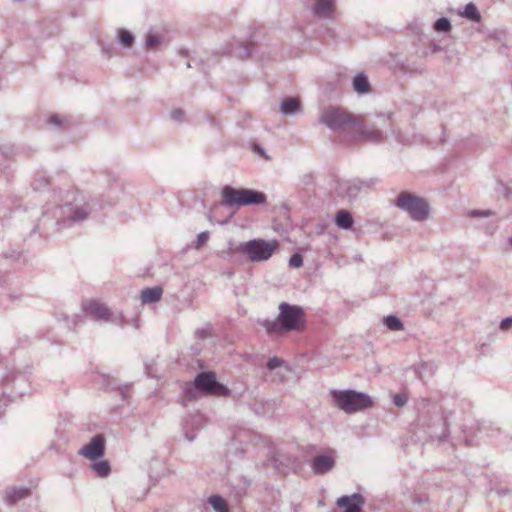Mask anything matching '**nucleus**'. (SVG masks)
Listing matches in <instances>:
<instances>
[{
    "mask_svg": "<svg viewBox=\"0 0 512 512\" xmlns=\"http://www.w3.org/2000/svg\"><path fill=\"white\" fill-rule=\"evenodd\" d=\"M263 325L269 335L301 332L306 327V315L301 307L283 302L279 305L278 317L274 321H265Z\"/></svg>",
    "mask_w": 512,
    "mask_h": 512,
    "instance_id": "1",
    "label": "nucleus"
},
{
    "mask_svg": "<svg viewBox=\"0 0 512 512\" xmlns=\"http://www.w3.org/2000/svg\"><path fill=\"white\" fill-rule=\"evenodd\" d=\"M330 395L335 406L349 414L363 411L374 405V400L369 394L356 390H332Z\"/></svg>",
    "mask_w": 512,
    "mask_h": 512,
    "instance_id": "2",
    "label": "nucleus"
},
{
    "mask_svg": "<svg viewBox=\"0 0 512 512\" xmlns=\"http://www.w3.org/2000/svg\"><path fill=\"white\" fill-rule=\"evenodd\" d=\"M221 195L222 203L231 207L257 205L266 202V195L264 193L251 189H236L231 186H225L222 189Z\"/></svg>",
    "mask_w": 512,
    "mask_h": 512,
    "instance_id": "3",
    "label": "nucleus"
},
{
    "mask_svg": "<svg viewBox=\"0 0 512 512\" xmlns=\"http://www.w3.org/2000/svg\"><path fill=\"white\" fill-rule=\"evenodd\" d=\"M279 242L276 239L264 240L253 239L241 245L240 250L252 262H262L268 260L276 251L279 250Z\"/></svg>",
    "mask_w": 512,
    "mask_h": 512,
    "instance_id": "4",
    "label": "nucleus"
},
{
    "mask_svg": "<svg viewBox=\"0 0 512 512\" xmlns=\"http://www.w3.org/2000/svg\"><path fill=\"white\" fill-rule=\"evenodd\" d=\"M396 205L408 212L411 218L417 221L426 219L429 214L427 202L410 193H401L397 198Z\"/></svg>",
    "mask_w": 512,
    "mask_h": 512,
    "instance_id": "5",
    "label": "nucleus"
},
{
    "mask_svg": "<svg viewBox=\"0 0 512 512\" xmlns=\"http://www.w3.org/2000/svg\"><path fill=\"white\" fill-rule=\"evenodd\" d=\"M195 388L206 395L211 396H227L229 390L223 384L216 380L213 372H202L198 374L194 380Z\"/></svg>",
    "mask_w": 512,
    "mask_h": 512,
    "instance_id": "6",
    "label": "nucleus"
},
{
    "mask_svg": "<svg viewBox=\"0 0 512 512\" xmlns=\"http://www.w3.org/2000/svg\"><path fill=\"white\" fill-rule=\"evenodd\" d=\"M352 120V116L339 107H328L321 115V121L332 129L345 127Z\"/></svg>",
    "mask_w": 512,
    "mask_h": 512,
    "instance_id": "7",
    "label": "nucleus"
},
{
    "mask_svg": "<svg viewBox=\"0 0 512 512\" xmlns=\"http://www.w3.org/2000/svg\"><path fill=\"white\" fill-rule=\"evenodd\" d=\"M335 463V451L329 450L326 453L315 456L310 463V467L316 475H323L330 472L334 468Z\"/></svg>",
    "mask_w": 512,
    "mask_h": 512,
    "instance_id": "8",
    "label": "nucleus"
},
{
    "mask_svg": "<svg viewBox=\"0 0 512 512\" xmlns=\"http://www.w3.org/2000/svg\"><path fill=\"white\" fill-rule=\"evenodd\" d=\"M104 451V437L102 435H96L88 444L82 447L79 453L90 460H97L104 455Z\"/></svg>",
    "mask_w": 512,
    "mask_h": 512,
    "instance_id": "9",
    "label": "nucleus"
},
{
    "mask_svg": "<svg viewBox=\"0 0 512 512\" xmlns=\"http://www.w3.org/2000/svg\"><path fill=\"white\" fill-rule=\"evenodd\" d=\"M364 503V498L359 493L341 496L336 500V504L342 509V512H361Z\"/></svg>",
    "mask_w": 512,
    "mask_h": 512,
    "instance_id": "10",
    "label": "nucleus"
},
{
    "mask_svg": "<svg viewBox=\"0 0 512 512\" xmlns=\"http://www.w3.org/2000/svg\"><path fill=\"white\" fill-rule=\"evenodd\" d=\"M84 311L96 319L108 320L110 317L109 309L97 300H87L83 304Z\"/></svg>",
    "mask_w": 512,
    "mask_h": 512,
    "instance_id": "11",
    "label": "nucleus"
},
{
    "mask_svg": "<svg viewBox=\"0 0 512 512\" xmlns=\"http://www.w3.org/2000/svg\"><path fill=\"white\" fill-rule=\"evenodd\" d=\"M204 426V418H185L182 428L185 438L188 441H193L196 437V432L201 430Z\"/></svg>",
    "mask_w": 512,
    "mask_h": 512,
    "instance_id": "12",
    "label": "nucleus"
},
{
    "mask_svg": "<svg viewBox=\"0 0 512 512\" xmlns=\"http://www.w3.org/2000/svg\"><path fill=\"white\" fill-rule=\"evenodd\" d=\"M30 495V489L26 487H11L5 491V501L12 505L18 501L25 499Z\"/></svg>",
    "mask_w": 512,
    "mask_h": 512,
    "instance_id": "13",
    "label": "nucleus"
},
{
    "mask_svg": "<svg viewBox=\"0 0 512 512\" xmlns=\"http://www.w3.org/2000/svg\"><path fill=\"white\" fill-rule=\"evenodd\" d=\"M313 10L314 13L320 17H329L334 11V1L316 0Z\"/></svg>",
    "mask_w": 512,
    "mask_h": 512,
    "instance_id": "14",
    "label": "nucleus"
},
{
    "mask_svg": "<svg viewBox=\"0 0 512 512\" xmlns=\"http://www.w3.org/2000/svg\"><path fill=\"white\" fill-rule=\"evenodd\" d=\"M163 290L159 286H155L152 288H146L141 292V301L143 303H153L157 302L162 297Z\"/></svg>",
    "mask_w": 512,
    "mask_h": 512,
    "instance_id": "15",
    "label": "nucleus"
},
{
    "mask_svg": "<svg viewBox=\"0 0 512 512\" xmlns=\"http://www.w3.org/2000/svg\"><path fill=\"white\" fill-rule=\"evenodd\" d=\"M335 223L342 229H349L353 225V218L348 211L340 210L336 215Z\"/></svg>",
    "mask_w": 512,
    "mask_h": 512,
    "instance_id": "16",
    "label": "nucleus"
},
{
    "mask_svg": "<svg viewBox=\"0 0 512 512\" xmlns=\"http://www.w3.org/2000/svg\"><path fill=\"white\" fill-rule=\"evenodd\" d=\"M301 107L299 98H286L281 103V111L284 114H291L299 111Z\"/></svg>",
    "mask_w": 512,
    "mask_h": 512,
    "instance_id": "17",
    "label": "nucleus"
},
{
    "mask_svg": "<svg viewBox=\"0 0 512 512\" xmlns=\"http://www.w3.org/2000/svg\"><path fill=\"white\" fill-rule=\"evenodd\" d=\"M208 503L216 512H229V508L226 501L219 495L210 496L208 498Z\"/></svg>",
    "mask_w": 512,
    "mask_h": 512,
    "instance_id": "18",
    "label": "nucleus"
},
{
    "mask_svg": "<svg viewBox=\"0 0 512 512\" xmlns=\"http://www.w3.org/2000/svg\"><path fill=\"white\" fill-rule=\"evenodd\" d=\"M353 86L358 93H366L370 89L368 79L363 74H359L354 78Z\"/></svg>",
    "mask_w": 512,
    "mask_h": 512,
    "instance_id": "19",
    "label": "nucleus"
},
{
    "mask_svg": "<svg viewBox=\"0 0 512 512\" xmlns=\"http://www.w3.org/2000/svg\"><path fill=\"white\" fill-rule=\"evenodd\" d=\"M91 468L99 477H106L110 473V465L106 460L93 462Z\"/></svg>",
    "mask_w": 512,
    "mask_h": 512,
    "instance_id": "20",
    "label": "nucleus"
},
{
    "mask_svg": "<svg viewBox=\"0 0 512 512\" xmlns=\"http://www.w3.org/2000/svg\"><path fill=\"white\" fill-rule=\"evenodd\" d=\"M362 135L366 141L380 142L382 140L381 132L374 128L364 129Z\"/></svg>",
    "mask_w": 512,
    "mask_h": 512,
    "instance_id": "21",
    "label": "nucleus"
},
{
    "mask_svg": "<svg viewBox=\"0 0 512 512\" xmlns=\"http://www.w3.org/2000/svg\"><path fill=\"white\" fill-rule=\"evenodd\" d=\"M118 35H119L120 43L123 46L129 47L132 45V43L134 41V37L129 31H127L125 29H121V30H119Z\"/></svg>",
    "mask_w": 512,
    "mask_h": 512,
    "instance_id": "22",
    "label": "nucleus"
},
{
    "mask_svg": "<svg viewBox=\"0 0 512 512\" xmlns=\"http://www.w3.org/2000/svg\"><path fill=\"white\" fill-rule=\"evenodd\" d=\"M386 326L393 331H398L403 329L402 322L395 316H388L385 318Z\"/></svg>",
    "mask_w": 512,
    "mask_h": 512,
    "instance_id": "23",
    "label": "nucleus"
},
{
    "mask_svg": "<svg viewBox=\"0 0 512 512\" xmlns=\"http://www.w3.org/2000/svg\"><path fill=\"white\" fill-rule=\"evenodd\" d=\"M464 14L467 18L473 20V21H479L480 20V14L473 4H468L465 7Z\"/></svg>",
    "mask_w": 512,
    "mask_h": 512,
    "instance_id": "24",
    "label": "nucleus"
},
{
    "mask_svg": "<svg viewBox=\"0 0 512 512\" xmlns=\"http://www.w3.org/2000/svg\"><path fill=\"white\" fill-rule=\"evenodd\" d=\"M434 29L438 32H447L451 29V24L448 19L440 18L435 22Z\"/></svg>",
    "mask_w": 512,
    "mask_h": 512,
    "instance_id": "25",
    "label": "nucleus"
},
{
    "mask_svg": "<svg viewBox=\"0 0 512 512\" xmlns=\"http://www.w3.org/2000/svg\"><path fill=\"white\" fill-rule=\"evenodd\" d=\"M289 265L294 268H299L303 265V258L300 254L296 253L291 256Z\"/></svg>",
    "mask_w": 512,
    "mask_h": 512,
    "instance_id": "26",
    "label": "nucleus"
},
{
    "mask_svg": "<svg viewBox=\"0 0 512 512\" xmlns=\"http://www.w3.org/2000/svg\"><path fill=\"white\" fill-rule=\"evenodd\" d=\"M160 43L159 36L155 34H149L146 38V45L150 48L156 47Z\"/></svg>",
    "mask_w": 512,
    "mask_h": 512,
    "instance_id": "27",
    "label": "nucleus"
},
{
    "mask_svg": "<svg viewBox=\"0 0 512 512\" xmlns=\"http://www.w3.org/2000/svg\"><path fill=\"white\" fill-rule=\"evenodd\" d=\"M407 401V397L405 394H396L393 397V402L396 406L401 407L403 406Z\"/></svg>",
    "mask_w": 512,
    "mask_h": 512,
    "instance_id": "28",
    "label": "nucleus"
},
{
    "mask_svg": "<svg viewBox=\"0 0 512 512\" xmlns=\"http://www.w3.org/2000/svg\"><path fill=\"white\" fill-rule=\"evenodd\" d=\"M209 239L208 232H202L198 235L196 248L203 246Z\"/></svg>",
    "mask_w": 512,
    "mask_h": 512,
    "instance_id": "29",
    "label": "nucleus"
},
{
    "mask_svg": "<svg viewBox=\"0 0 512 512\" xmlns=\"http://www.w3.org/2000/svg\"><path fill=\"white\" fill-rule=\"evenodd\" d=\"M281 364H282V360L280 358L274 357L268 361L267 366L269 369L272 370V369H275V368L281 366Z\"/></svg>",
    "mask_w": 512,
    "mask_h": 512,
    "instance_id": "30",
    "label": "nucleus"
},
{
    "mask_svg": "<svg viewBox=\"0 0 512 512\" xmlns=\"http://www.w3.org/2000/svg\"><path fill=\"white\" fill-rule=\"evenodd\" d=\"M511 326H512V317L505 318V319H504V320H502V322L500 323V328H501L502 330H507V329H509Z\"/></svg>",
    "mask_w": 512,
    "mask_h": 512,
    "instance_id": "31",
    "label": "nucleus"
},
{
    "mask_svg": "<svg viewBox=\"0 0 512 512\" xmlns=\"http://www.w3.org/2000/svg\"><path fill=\"white\" fill-rule=\"evenodd\" d=\"M50 122L51 123H55V124H60L61 123L58 116H51Z\"/></svg>",
    "mask_w": 512,
    "mask_h": 512,
    "instance_id": "32",
    "label": "nucleus"
},
{
    "mask_svg": "<svg viewBox=\"0 0 512 512\" xmlns=\"http://www.w3.org/2000/svg\"><path fill=\"white\" fill-rule=\"evenodd\" d=\"M181 116H182V111L177 110V111H174V112H173V117H174L175 119H179Z\"/></svg>",
    "mask_w": 512,
    "mask_h": 512,
    "instance_id": "33",
    "label": "nucleus"
},
{
    "mask_svg": "<svg viewBox=\"0 0 512 512\" xmlns=\"http://www.w3.org/2000/svg\"><path fill=\"white\" fill-rule=\"evenodd\" d=\"M256 150L261 154L263 155V151H261L259 148L256 147Z\"/></svg>",
    "mask_w": 512,
    "mask_h": 512,
    "instance_id": "34",
    "label": "nucleus"
},
{
    "mask_svg": "<svg viewBox=\"0 0 512 512\" xmlns=\"http://www.w3.org/2000/svg\"><path fill=\"white\" fill-rule=\"evenodd\" d=\"M510 243H511V245H512V238L510 239Z\"/></svg>",
    "mask_w": 512,
    "mask_h": 512,
    "instance_id": "35",
    "label": "nucleus"
}]
</instances>
